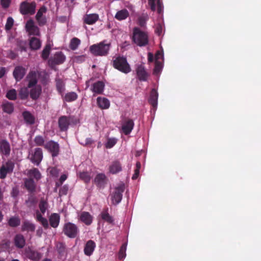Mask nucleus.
Returning <instances> with one entry per match:
<instances>
[{
  "label": "nucleus",
  "mask_w": 261,
  "mask_h": 261,
  "mask_svg": "<svg viewBox=\"0 0 261 261\" xmlns=\"http://www.w3.org/2000/svg\"><path fill=\"white\" fill-rule=\"evenodd\" d=\"M103 40L99 43L95 44L90 47V52L96 56H106L109 54L111 43H107Z\"/></svg>",
  "instance_id": "f257e3e1"
},
{
  "label": "nucleus",
  "mask_w": 261,
  "mask_h": 261,
  "mask_svg": "<svg viewBox=\"0 0 261 261\" xmlns=\"http://www.w3.org/2000/svg\"><path fill=\"white\" fill-rule=\"evenodd\" d=\"M132 40L139 46H145L148 43V36L146 32L135 27L133 29Z\"/></svg>",
  "instance_id": "f03ea898"
},
{
  "label": "nucleus",
  "mask_w": 261,
  "mask_h": 261,
  "mask_svg": "<svg viewBox=\"0 0 261 261\" xmlns=\"http://www.w3.org/2000/svg\"><path fill=\"white\" fill-rule=\"evenodd\" d=\"M112 65L114 68L127 74L131 71V68L126 57L118 56L113 60Z\"/></svg>",
  "instance_id": "7ed1b4c3"
},
{
  "label": "nucleus",
  "mask_w": 261,
  "mask_h": 261,
  "mask_svg": "<svg viewBox=\"0 0 261 261\" xmlns=\"http://www.w3.org/2000/svg\"><path fill=\"white\" fill-rule=\"evenodd\" d=\"M36 7L35 2L29 3L25 1L20 3L19 12L22 15H33L35 12Z\"/></svg>",
  "instance_id": "20e7f679"
},
{
  "label": "nucleus",
  "mask_w": 261,
  "mask_h": 261,
  "mask_svg": "<svg viewBox=\"0 0 261 261\" xmlns=\"http://www.w3.org/2000/svg\"><path fill=\"white\" fill-rule=\"evenodd\" d=\"M125 190V185L124 184H120L116 187L114 192L111 194L112 202L114 205L119 203L122 198V193Z\"/></svg>",
  "instance_id": "39448f33"
},
{
  "label": "nucleus",
  "mask_w": 261,
  "mask_h": 261,
  "mask_svg": "<svg viewBox=\"0 0 261 261\" xmlns=\"http://www.w3.org/2000/svg\"><path fill=\"white\" fill-rule=\"evenodd\" d=\"M63 231L68 237L75 238L79 233V229L75 224L68 222L64 224Z\"/></svg>",
  "instance_id": "423d86ee"
},
{
  "label": "nucleus",
  "mask_w": 261,
  "mask_h": 261,
  "mask_svg": "<svg viewBox=\"0 0 261 261\" xmlns=\"http://www.w3.org/2000/svg\"><path fill=\"white\" fill-rule=\"evenodd\" d=\"M15 164L11 160L7 161L0 168V178L5 179L8 174H11L14 170Z\"/></svg>",
  "instance_id": "0eeeda50"
},
{
  "label": "nucleus",
  "mask_w": 261,
  "mask_h": 261,
  "mask_svg": "<svg viewBox=\"0 0 261 261\" xmlns=\"http://www.w3.org/2000/svg\"><path fill=\"white\" fill-rule=\"evenodd\" d=\"M65 59V56L61 51L56 52L54 55L48 60V64L50 67H53L56 65L63 63Z\"/></svg>",
  "instance_id": "6e6552de"
},
{
  "label": "nucleus",
  "mask_w": 261,
  "mask_h": 261,
  "mask_svg": "<svg viewBox=\"0 0 261 261\" xmlns=\"http://www.w3.org/2000/svg\"><path fill=\"white\" fill-rule=\"evenodd\" d=\"M44 147L51 153L53 157L57 156L59 154L60 147L58 143L51 140L46 142Z\"/></svg>",
  "instance_id": "1a4fd4ad"
},
{
  "label": "nucleus",
  "mask_w": 261,
  "mask_h": 261,
  "mask_svg": "<svg viewBox=\"0 0 261 261\" xmlns=\"http://www.w3.org/2000/svg\"><path fill=\"white\" fill-rule=\"evenodd\" d=\"M24 254L28 258L34 260H39L42 256L41 253L38 251L33 249L30 247L26 248L24 250Z\"/></svg>",
  "instance_id": "9d476101"
},
{
  "label": "nucleus",
  "mask_w": 261,
  "mask_h": 261,
  "mask_svg": "<svg viewBox=\"0 0 261 261\" xmlns=\"http://www.w3.org/2000/svg\"><path fill=\"white\" fill-rule=\"evenodd\" d=\"M25 29L30 35L40 36V31L39 28L34 24L33 20H29L25 24Z\"/></svg>",
  "instance_id": "9b49d317"
},
{
  "label": "nucleus",
  "mask_w": 261,
  "mask_h": 261,
  "mask_svg": "<svg viewBox=\"0 0 261 261\" xmlns=\"http://www.w3.org/2000/svg\"><path fill=\"white\" fill-rule=\"evenodd\" d=\"M136 71L137 77L140 81L145 82L147 80L149 74L146 71L144 65L142 64L137 65Z\"/></svg>",
  "instance_id": "f8f14e48"
},
{
  "label": "nucleus",
  "mask_w": 261,
  "mask_h": 261,
  "mask_svg": "<svg viewBox=\"0 0 261 261\" xmlns=\"http://www.w3.org/2000/svg\"><path fill=\"white\" fill-rule=\"evenodd\" d=\"M43 158V153L42 149L40 148H36L35 149L34 152L32 154L30 158V160L32 163L38 166L41 163Z\"/></svg>",
  "instance_id": "ddd939ff"
},
{
  "label": "nucleus",
  "mask_w": 261,
  "mask_h": 261,
  "mask_svg": "<svg viewBox=\"0 0 261 261\" xmlns=\"http://www.w3.org/2000/svg\"><path fill=\"white\" fill-rule=\"evenodd\" d=\"M134 126L133 120L129 118H125L122 124V130L125 135H129L132 131Z\"/></svg>",
  "instance_id": "4468645a"
},
{
  "label": "nucleus",
  "mask_w": 261,
  "mask_h": 261,
  "mask_svg": "<svg viewBox=\"0 0 261 261\" xmlns=\"http://www.w3.org/2000/svg\"><path fill=\"white\" fill-rule=\"evenodd\" d=\"M70 117L62 116L58 119V125L61 132L67 131L70 125Z\"/></svg>",
  "instance_id": "2eb2a0df"
},
{
  "label": "nucleus",
  "mask_w": 261,
  "mask_h": 261,
  "mask_svg": "<svg viewBox=\"0 0 261 261\" xmlns=\"http://www.w3.org/2000/svg\"><path fill=\"white\" fill-rule=\"evenodd\" d=\"M11 147L9 142L6 139L0 141V153L2 155L8 156L10 154Z\"/></svg>",
  "instance_id": "dca6fc26"
},
{
  "label": "nucleus",
  "mask_w": 261,
  "mask_h": 261,
  "mask_svg": "<svg viewBox=\"0 0 261 261\" xmlns=\"http://www.w3.org/2000/svg\"><path fill=\"white\" fill-rule=\"evenodd\" d=\"M108 169L110 173L116 174L122 170V164L118 160L113 161L109 165Z\"/></svg>",
  "instance_id": "f3484780"
},
{
  "label": "nucleus",
  "mask_w": 261,
  "mask_h": 261,
  "mask_svg": "<svg viewBox=\"0 0 261 261\" xmlns=\"http://www.w3.org/2000/svg\"><path fill=\"white\" fill-rule=\"evenodd\" d=\"M107 178L104 173L97 174L94 179V184L99 188H103L107 184Z\"/></svg>",
  "instance_id": "a211bd4d"
},
{
  "label": "nucleus",
  "mask_w": 261,
  "mask_h": 261,
  "mask_svg": "<svg viewBox=\"0 0 261 261\" xmlns=\"http://www.w3.org/2000/svg\"><path fill=\"white\" fill-rule=\"evenodd\" d=\"M26 69L21 66H16L13 72V76L17 81H20L26 73Z\"/></svg>",
  "instance_id": "6ab92c4d"
},
{
  "label": "nucleus",
  "mask_w": 261,
  "mask_h": 261,
  "mask_svg": "<svg viewBox=\"0 0 261 261\" xmlns=\"http://www.w3.org/2000/svg\"><path fill=\"white\" fill-rule=\"evenodd\" d=\"M24 186L25 189L31 193H33L36 189L35 180L32 178H25L24 179Z\"/></svg>",
  "instance_id": "aec40b11"
},
{
  "label": "nucleus",
  "mask_w": 261,
  "mask_h": 261,
  "mask_svg": "<svg viewBox=\"0 0 261 261\" xmlns=\"http://www.w3.org/2000/svg\"><path fill=\"white\" fill-rule=\"evenodd\" d=\"M14 244L18 249L23 248L25 245V240L21 234H17L14 238Z\"/></svg>",
  "instance_id": "412c9836"
},
{
  "label": "nucleus",
  "mask_w": 261,
  "mask_h": 261,
  "mask_svg": "<svg viewBox=\"0 0 261 261\" xmlns=\"http://www.w3.org/2000/svg\"><path fill=\"white\" fill-rule=\"evenodd\" d=\"M27 80L28 81L27 87L30 88L36 86L37 83V74L35 71H30L27 76Z\"/></svg>",
  "instance_id": "4be33fe9"
},
{
  "label": "nucleus",
  "mask_w": 261,
  "mask_h": 261,
  "mask_svg": "<svg viewBox=\"0 0 261 261\" xmlns=\"http://www.w3.org/2000/svg\"><path fill=\"white\" fill-rule=\"evenodd\" d=\"M96 247L95 243L92 240H89L85 244L84 252L85 255L90 256L93 253Z\"/></svg>",
  "instance_id": "5701e85b"
},
{
  "label": "nucleus",
  "mask_w": 261,
  "mask_h": 261,
  "mask_svg": "<svg viewBox=\"0 0 261 261\" xmlns=\"http://www.w3.org/2000/svg\"><path fill=\"white\" fill-rule=\"evenodd\" d=\"M30 89L29 95L30 97L34 100H37L40 96L42 89L40 86H36L32 87Z\"/></svg>",
  "instance_id": "b1692460"
},
{
  "label": "nucleus",
  "mask_w": 261,
  "mask_h": 261,
  "mask_svg": "<svg viewBox=\"0 0 261 261\" xmlns=\"http://www.w3.org/2000/svg\"><path fill=\"white\" fill-rule=\"evenodd\" d=\"M105 87V84L102 81H97L94 83L91 87L92 91L96 94H102Z\"/></svg>",
  "instance_id": "393cba45"
},
{
  "label": "nucleus",
  "mask_w": 261,
  "mask_h": 261,
  "mask_svg": "<svg viewBox=\"0 0 261 261\" xmlns=\"http://www.w3.org/2000/svg\"><path fill=\"white\" fill-rule=\"evenodd\" d=\"M28 178H32L34 180L38 181L41 178V174L37 168H33L28 171Z\"/></svg>",
  "instance_id": "a878e982"
},
{
  "label": "nucleus",
  "mask_w": 261,
  "mask_h": 261,
  "mask_svg": "<svg viewBox=\"0 0 261 261\" xmlns=\"http://www.w3.org/2000/svg\"><path fill=\"white\" fill-rule=\"evenodd\" d=\"M158 93L155 89H152L150 92L148 99L149 103L153 107L156 108L158 105Z\"/></svg>",
  "instance_id": "bb28decb"
},
{
  "label": "nucleus",
  "mask_w": 261,
  "mask_h": 261,
  "mask_svg": "<svg viewBox=\"0 0 261 261\" xmlns=\"http://www.w3.org/2000/svg\"><path fill=\"white\" fill-rule=\"evenodd\" d=\"M80 220L87 225H89L92 222V216L89 213L83 212L80 216Z\"/></svg>",
  "instance_id": "cd10ccee"
},
{
  "label": "nucleus",
  "mask_w": 261,
  "mask_h": 261,
  "mask_svg": "<svg viewBox=\"0 0 261 261\" xmlns=\"http://www.w3.org/2000/svg\"><path fill=\"white\" fill-rule=\"evenodd\" d=\"M99 16L97 14H91L86 15L84 17V21L87 24H93L98 19Z\"/></svg>",
  "instance_id": "c85d7f7f"
},
{
  "label": "nucleus",
  "mask_w": 261,
  "mask_h": 261,
  "mask_svg": "<svg viewBox=\"0 0 261 261\" xmlns=\"http://www.w3.org/2000/svg\"><path fill=\"white\" fill-rule=\"evenodd\" d=\"M2 108L4 113L8 114H11L13 112L14 109L13 103L8 101H5L3 102L2 105Z\"/></svg>",
  "instance_id": "c756f323"
},
{
  "label": "nucleus",
  "mask_w": 261,
  "mask_h": 261,
  "mask_svg": "<svg viewBox=\"0 0 261 261\" xmlns=\"http://www.w3.org/2000/svg\"><path fill=\"white\" fill-rule=\"evenodd\" d=\"M29 93L30 88L28 87H22L18 90V97L22 100H27L29 96Z\"/></svg>",
  "instance_id": "7c9ffc66"
},
{
  "label": "nucleus",
  "mask_w": 261,
  "mask_h": 261,
  "mask_svg": "<svg viewBox=\"0 0 261 261\" xmlns=\"http://www.w3.org/2000/svg\"><path fill=\"white\" fill-rule=\"evenodd\" d=\"M60 220V217L58 214H52L49 218V221L50 226L54 228L57 227L59 224Z\"/></svg>",
  "instance_id": "2f4dec72"
},
{
  "label": "nucleus",
  "mask_w": 261,
  "mask_h": 261,
  "mask_svg": "<svg viewBox=\"0 0 261 261\" xmlns=\"http://www.w3.org/2000/svg\"><path fill=\"white\" fill-rule=\"evenodd\" d=\"M30 48L33 50L39 49L41 45V42L39 39L33 37L30 40L29 42Z\"/></svg>",
  "instance_id": "473e14b6"
},
{
  "label": "nucleus",
  "mask_w": 261,
  "mask_h": 261,
  "mask_svg": "<svg viewBox=\"0 0 261 261\" xmlns=\"http://www.w3.org/2000/svg\"><path fill=\"white\" fill-rule=\"evenodd\" d=\"M100 215L101 219L108 223L112 224L114 222L113 218L108 213V208L103 210Z\"/></svg>",
  "instance_id": "72a5a7b5"
},
{
  "label": "nucleus",
  "mask_w": 261,
  "mask_h": 261,
  "mask_svg": "<svg viewBox=\"0 0 261 261\" xmlns=\"http://www.w3.org/2000/svg\"><path fill=\"white\" fill-rule=\"evenodd\" d=\"M97 102L99 107L102 109H107L110 107L109 100L105 97H98L97 98Z\"/></svg>",
  "instance_id": "f704fd0d"
},
{
  "label": "nucleus",
  "mask_w": 261,
  "mask_h": 261,
  "mask_svg": "<svg viewBox=\"0 0 261 261\" xmlns=\"http://www.w3.org/2000/svg\"><path fill=\"white\" fill-rule=\"evenodd\" d=\"M129 16V12L126 9L118 11L115 14V18L118 20H122L127 18Z\"/></svg>",
  "instance_id": "c9c22d12"
},
{
  "label": "nucleus",
  "mask_w": 261,
  "mask_h": 261,
  "mask_svg": "<svg viewBox=\"0 0 261 261\" xmlns=\"http://www.w3.org/2000/svg\"><path fill=\"white\" fill-rule=\"evenodd\" d=\"M22 116L25 122L29 124H33L35 122V118L33 115L29 111H24L22 113Z\"/></svg>",
  "instance_id": "e433bc0d"
},
{
  "label": "nucleus",
  "mask_w": 261,
  "mask_h": 261,
  "mask_svg": "<svg viewBox=\"0 0 261 261\" xmlns=\"http://www.w3.org/2000/svg\"><path fill=\"white\" fill-rule=\"evenodd\" d=\"M35 229V226L32 223L25 221L23 222L21 226L22 231H34Z\"/></svg>",
  "instance_id": "4c0bfd02"
},
{
  "label": "nucleus",
  "mask_w": 261,
  "mask_h": 261,
  "mask_svg": "<svg viewBox=\"0 0 261 261\" xmlns=\"http://www.w3.org/2000/svg\"><path fill=\"white\" fill-rule=\"evenodd\" d=\"M8 225L11 227H16L20 224V219L18 216H13L8 221Z\"/></svg>",
  "instance_id": "58836bf2"
},
{
  "label": "nucleus",
  "mask_w": 261,
  "mask_h": 261,
  "mask_svg": "<svg viewBox=\"0 0 261 261\" xmlns=\"http://www.w3.org/2000/svg\"><path fill=\"white\" fill-rule=\"evenodd\" d=\"M36 219L39 222L44 228H47L48 227V223L47 220L42 216L41 214L37 211L36 212Z\"/></svg>",
  "instance_id": "ea45409f"
},
{
  "label": "nucleus",
  "mask_w": 261,
  "mask_h": 261,
  "mask_svg": "<svg viewBox=\"0 0 261 261\" xmlns=\"http://www.w3.org/2000/svg\"><path fill=\"white\" fill-rule=\"evenodd\" d=\"M57 250L61 257L66 254V248L65 244L63 243H58L56 245Z\"/></svg>",
  "instance_id": "a19ab883"
},
{
  "label": "nucleus",
  "mask_w": 261,
  "mask_h": 261,
  "mask_svg": "<svg viewBox=\"0 0 261 261\" xmlns=\"http://www.w3.org/2000/svg\"><path fill=\"white\" fill-rule=\"evenodd\" d=\"M77 94L74 92H70L66 93L64 96V100L67 102H71L77 98Z\"/></svg>",
  "instance_id": "79ce46f5"
},
{
  "label": "nucleus",
  "mask_w": 261,
  "mask_h": 261,
  "mask_svg": "<svg viewBox=\"0 0 261 261\" xmlns=\"http://www.w3.org/2000/svg\"><path fill=\"white\" fill-rule=\"evenodd\" d=\"M80 43L81 40L77 38L74 37L71 40L69 47L71 50H75L77 48Z\"/></svg>",
  "instance_id": "37998d69"
},
{
  "label": "nucleus",
  "mask_w": 261,
  "mask_h": 261,
  "mask_svg": "<svg viewBox=\"0 0 261 261\" xmlns=\"http://www.w3.org/2000/svg\"><path fill=\"white\" fill-rule=\"evenodd\" d=\"M118 140L115 138H108L105 145L106 148L110 149L115 145Z\"/></svg>",
  "instance_id": "c03bdc74"
},
{
  "label": "nucleus",
  "mask_w": 261,
  "mask_h": 261,
  "mask_svg": "<svg viewBox=\"0 0 261 261\" xmlns=\"http://www.w3.org/2000/svg\"><path fill=\"white\" fill-rule=\"evenodd\" d=\"M17 92L14 89L9 90L6 94V97L9 100H15L17 99Z\"/></svg>",
  "instance_id": "a18cd8bd"
},
{
  "label": "nucleus",
  "mask_w": 261,
  "mask_h": 261,
  "mask_svg": "<svg viewBox=\"0 0 261 261\" xmlns=\"http://www.w3.org/2000/svg\"><path fill=\"white\" fill-rule=\"evenodd\" d=\"M79 177L86 183L89 182L91 179L90 174L88 172H80Z\"/></svg>",
  "instance_id": "49530a36"
},
{
  "label": "nucleus",
  "mask_w": 261,
  "mask_h": 261,
  "mask_svg": "<svg viewBox=\"0 0 261 261\" xmlns=\"http://www.w3.org/2000/svg\"><path fill=\"white\" fill-rule=\"evenodd\" d=\"M50 46L48 44L46 45V46L43 49L41 54V57L43 60H45L48 59L49 55L50 54Z\"/></svg>",
  "instance_id": "de8ad7c7"
},
{
  "label": "nucleus",
  "mask_w": 261,
  "mask_h": 261,
  "mask_svg": "<svg viewBox=\"0 0 261 261\" xmlns=\"http://www.w3.org/2000/svg\"><path fill=\"white\" fill-rule=\"evenodd\" d=\"M57 89L59 93H62L64 90L65 84L60 79H56Z\"/></svg>",
  "instance_id": "09e8293b"
},
{
  "label": "nucleus",
  "mask_w": 261,
  "mask_h": 261,
  "mask_svg": "<svg viewBox=\"0 0 261 261\" xmlns=\"http://www.w3.org/2000/svg\"><path fill=\"white\" fill-rule=\"evenodd\" d=\"M37 203L36 197L33 196H30L28 200L25 201V204L28 207H32L34 206Z\"/></svg>",
  "instance_id": "8fccbe9b"
},
{
  "label": "nucleus",
  "mask_w": 261,
  "mask_h": 261,
  "mask_svg": "<svg viewBox=\"0 0 261 261\" xmlns=\"http://www.w3.org/2000/svg\"><path fill=\"white\" fill-rule=\"evenodd\" d=\"M126 244H123L119 250L118 253V258L119 259H122L126 256Z\"/></svg>",
  "instance_id": "3c124183"
},
{
  "label": "nucleus",
  "mask_w": 261,
  "mask_h": 261,
  "mask_svg": "<svg viewBox=\"0 0 261 261\" xmlns=\"http://www.w3.org/2000/svg\"><path fill=\"white\" fill-rule=\"evenodd\" d=\"M14 19L12 17H8L5 27V29L6 31H9L12 28L14 25Z\"/></svg>",
  "instance_id": "603ef678"
},
{
  "label": "nucleus",
  "mask_w": 261,
  "mask_h": 261,
  "mask_svg": "<svg viewBox=\"0 0 261 261\" xmlns=\"http://www.w3.org/2000/svg\"><path fill=\"white\" fill-rule=\"evenodd\" d=\"M47 202L43 199H41L39 204V209L42 214H44L47 209Z\"/></svg>",
  "instance_id": "864d4df0"
},
{
  "label": "nucleus",
  "mask_w": 261,
  "mask_h": 261,
  "mask_svg": "<svg viewBox=\"0 0 261 261\" xmlns=\"http://www.w3.org/2000/svg\"><path fill=\"white\" fill-rule=\"evenodd\" d=\"M162 68V63L159 61H155V66L153 73L155 75L159 74Z\"/></svg>",
  "instance_id": "5fc2aeb1"
},
{
  "label": "nucleus",
  "mask_w": 261,
  "mask_h": 261,
  "mask_svg": "<svg viewBox=\"0 0 261 261\" xmlns=\"http://www.w3.org/2000/svg\"><path fill=\"white\" fill-rule=\"evenodd\" d=\"M141 163L140 162H137L136 163V169H135V173L132 176V179L133 180L136 179L138 177V176L139 175V173H140V169L141 168Z\"/></svg>",
  "instance_id": "6e6d98bb"
},
{
  "label": "nucleus",
  "mask_w": 261,
  "mask_h": 261,
  "mask_svg": "<svg viewBox=\"0 0 261 261\" xmlns=\"http://www.w3.org/2000/svg\"><path fill=\"white\" fill-rule=\"evenodd\" d=\"M44 139L41 136H37L34 139V142L37 146H44Z\"/></svg>",
  "instance_id": "4d7b16f0"
},
{
  "label": "nucleus",
  "mask_w": 261,
  "mask_h": 261,
  "mask_svg": "<svg viewBox=\"0 0 261 261\" xmlns=\"http://www.w3.org/2000/svg\"><path fill=\"white\" fill-rule=\"evenodd\" d=\"M47 11V9L45 6H42L38 11L36 15V18L38 17H43V14L45 13H46Z\"/></svg>",
  "instance_id": "13d9d810"
},
{
  "label": "nucleus",
  "mask_w": 261,
  "mask_h": 261,
  "mask_svg": "<svg viewBox=\"0 0 261 261\" xmlns=\"http://www.w3.org/2000/svg\"><path fill=\"white\" fill-rule=\"evenodd\" d=\"M68 190V187L67 185H64L59 190V196L61 197L63 195L67 194Z\"/></svg>",
  "instance_id": "bf43d9fd"
},
{
  "label": "nucleus",
  "mask_w": 261,
  "mask_h": 261,
  "mask_svg": "<svg viewBox=\"0 0 261 261\" xmlns=\"http://www.w3.org/2000/svg\"><path fill=\"white\" fill-rule=\"evenodd\" d=\"M36 19L40 26H43L45 25L46 22V19L45 16L41 17L39 18L36 17Z\"/></svg>",
  "instance_id": "052dcab7"
},
{
  "label": "nucleus",
  "mask_w": 261,
  "mask_h": 261,
  "mask_svg": "<svg viewBox=\"0 0 261 261\" xmlns=\"http://www.w3.org/2000/svg\"><path fill=\"white\" fill-rule=\"evenodd\" d=\"M157 0H148V5L150 7V9L152 11H155L156 10L155 2Z\"/></svg>",
  "instance_id": "680f3d73"
},
{
  "label": "nucleus",
  "mask_w": 261,
  "mask_h": 261,
  "mask_svg": "<svg viewBox=\"0 0 261 261\" xmlns=\"http://www.w3.org/2000/svg\"><path fill=\"white\" fill-rule=\"evenodd\" d=\"M11 0H1V3L2 7L4 9H6L9 7Z\"/></svg>",
  "instance_id": "e2e57ef3"
},
{
  "label": "nucleus",
  "mask_w": 261,
  "mask_h": 261,
  "mask_svg": "<svg viewBox=\"0 0 261 261\" xmlns=\"http://www.w3.org/2000/svg\"><path fill=\"white\" fill-rule=\"evenodd\" d=\"M19 49L20 51H27V47L25 46V43H24L23 41H20L18 45Z\"/></svg>",
  "instance_id": "0e129e2a"
},
{
  "label": "nucleus",
  "mask_w": 261,
  "mask_h": 261,
  "mask_svg": "<svg viewBox=\"0 0 261 261\" xmlns=\"http://www.w3.org/2000/svg\"><path fill=\"white\" fill-rule=\"evenodd\" d=\"M157 11L158 13L161 14L163 11V5L160 0H157Z\"/></svg>",
  "instance_id": "69168bd1"
},
{
  "label": "nucleus",
  "mask_w": 261,
  "mask_h": 261,
  "mask_svg": "<svg viewBox=\"0 0 261 261\" xmlns=\"http://www.w3.org/2000/svg\"><path fill=\"white\" fill-rule=\"evenodd\" d=\"M50 174L53 176L57 177L58 175V171L55 167H53L49 171Z\"/></svg>",
  "instance_id": "338daca9"
},
{
  "label": "nucleus",
  "mask_w": 261,
  "mask_h": 261,
  "mask_svg": "<svg viewBox=\"0 0 261 261\" xmlns=\"http://www.w3.org/2000/svg\"><path fill=\"white\" fill-rule=\"evenodd\" d=\"M138 23L141 27H143L145 25V19L144 17L141 16L139 17Z\"/></svg>",
  "instance_id": "774afa93"
}]
</instances>
